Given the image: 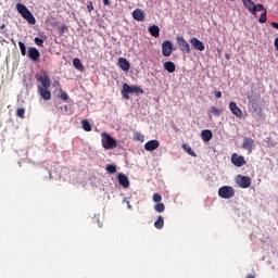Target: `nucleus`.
<instances>
[{"mask_svg":"<svg viewBox=\"0 0 278 278\" xmlns=\"http://www.w3.org/2000/svg\"><path fill=\"white\" fill-rule=\"evenodd\" d=\"M129 94H144V89L139 86H129L125 83L122 88V97L126 101H129Z\"/></svg>","mask_w":278,"mask_h":278,"instance_id":"f257e3e1","label":"nucleus"},{"mask_svg":"<svg viewBox=\"0 0 278 278\" xmlns=\"http://www.w3.org/2000/svg\"><path fill=\"white\" fill-rule=\"evenodd\" d=\"M16 10L18 14H21L22 17H24L29 25H36V17H34V14L29 12V9L25 7L23 3H17L16 4Z\"/></svg>","mask_w":278,"mask_h":278,"instance_id":"f03ea898","label":"nucleus"},{"mask_svg":"<svg viewBox=\"0 0 278 278\" xmlns=\"http://www.w3.org/2000/svg\"><path fill=\"white\" fill-rule=\"evenodd\" d=\"M101 138H102L101 142H102L103 149H106V150L116 149L117 147L116 139L108 135V132H102Z\"/></svg>","mask_w":278,"mask_h":278,"instance_id":"7ed1b4c3","label":"nucleus"},{"mask_svg":"<svg viewBox=\"0 0 278 278\" xmlns=\"http://www.w3.org/2000/svg\"><path fill=\"white\" fill-rule=\"evenodd\" d=\"M218 197L222 199H233V197H236V190L233 187L224 186L218 189Z\"/></svg>","mask_w":278,"mask_h":278,"instance_id":"20e7f679","label":"nucleus"},{"mask_svg":"<svg viewBox=\"0 0 278 278\" xmlns=\"http://www.w3.org/2000/svg\"><path fill=\"white\" fill-rule=\"evenodd\" d=\"M236 184H237V186H239V188H243V189L250 188L251 187V177L238 175L236 178Z\"/></svg>","mask_w":278,"mask_h":278,"instance_id":"39448f33","label":"nucleus"},{"mask_svg":"<svg viewBox=\"0 0 278 278\" xmlns=\"http://www.w3.org/2000/svg\"><path fill=\"white\" fill-rule=\"evenodd\" d=\"M176 42L180 49V51H186L187 53H191L190 43L186 41V39L182 36L176 37Z\"/></svg>","mask_w":278,"mask_h":278,"instance_id":"423d86ee","label":"nucleus"},{"mask_svg":"<svg viewBox=\"0 0 278 278\" xmlns=\"http://www.w3.org/2000/svg\"><path fill=\"white\" fill-rule=\"evenodd\" d=\"M162 54L164 58H170L173 55V42L165 40L162 43Z\"/></svg>","mask_w":278,"mask_h":278,"instance_id":"0eeeda50","label":"nucleus"},{"mask_svg":"<svg viewBox=\"0 0 278 278\" xmlns=\"http://www.w3.org/2000/svg\"><path fill=\"white\" fill-rule=\"evenodd\" d=\"M36 80L41 84V88H51V79L46 72L41 76H36Z\"/></svg>","mask_w":278,"mask_h":278,"instance_id":"6e6552de","label":"nucleus"},{"mask_svg":"<svg viewBox=\"0 0 278 278\" xmlns=\"http://www.w3.org/2000/svg\"><path fill=\"white\" fill-rule=\"evenodd\" d=\"M231 162L238 168H242V166H244V164H247V160H244V156L239 155L238 153H233L231 155Z\"/></svg>","mask_w":278,"mask_h":278,"instance_id":"1a4fd4ad","label":"nucleus"},{"mask_svg":"<svg viewBox=\"0 0 278 278\" xmlns=\"http://www.w3.org/2000/svg\"><path fill=\"white\" fill-rule=\"evenodd\" d=\"M189 42L193 49H195V51H205V43H203V41L199 40L197 37H192Z\"/></svg>","mask_w":278,"mask_h":278,"instance_id":"9d476101","label":"nucleus"},{"mask_svg":"<svg viewBox=\"0 0 278 278\" xmlns=\"http://www.w3.org/2000/svg\"><path fill=\"white\" fill-rule=\"evenodd\" d=\"M229 110L231 114H235L237 118H242L244 114L242 113V109L238 106L236 102H230L229 103Z\"/></svg>","mask_w":278,"mask_h":278,"instance_id":"9b49d317","label":"nucleus"},{"mask_svg":"<svg viewBox=\"0 0 278 278\" xmlns=\"http://www.w3.org/2000/svg\"><path fill=\"white\" fill-rule=\"evenodd\" d=\"M254 147H255V141L252 138L245 137L243 139L242 149H245L248 153H253Z\"/></svg>","mask_w":278,"mask_h":278,"instance_id":"f8f14e48","label":"nucleus"},{"mask_svg":"<svg viewBox=\"0 0 278 278\" xmlns=\"http://www.w3.org/2000/svg\"><path fill=\"white\" fill-rule=\"evenodd\" d=\"M27 55L31 62H38V60H40V51L34 47L28 48Z\"/></svg>","mask_w":278,"mask_h":278,"instance_id":"ddd939ff","label":"nucleus"},{"mask_svg":"<svg viewBox=\"0 0 278 278\" xmlns=\"http://www.w3.org/2000/svg\"><path fill=\"white\" fill-rule=\"evenodd\" d=\"M38 93L41 98H43L45 101H50L51 99V91L49 90V87H38Z\"/></svg>","mask_w":278,"mask_h":278,"instance_id":"4468645a","label":"nucleus"},{"mask_svg":"<svg viewBox=\"0 0 278 278\" xmlns=\"http://www.w3.org/2000/svg\"><path fill=\"white\" fill-rule=\"evenodd\" d=\"M144 149L147 151H155L157 149H160V141L153 139V140H150L148 141L146 144H144Z\"/></svg>","mask_w":278,"mask_h":278,"instance_id":"2eb2a0df","label":"nucleus"},{"mask_svg":"<svg viewBox=\"0 0 278 278\" xmlns=\"http://www.w3.org/2000/svg\"><path fill=\"white\" fill-rule=\"evenodd\" d=\"M118 66H119V68H122V71H125V73H127L129 71V68H131L129 61H127V59H125V58L118 59Z\"/></svg>","mask_w":278,"mask_h":278,"instance_id":"dca6fc26","label":"nucleus"},{"mask_svg":"<svg viewBox=\"0 0 278 278\" xmlns=\"http://www.w3.org/2000/svg\"><path fill=\"white\" fill-rule=\"evenodd\" d=\"M117 180L119 186H122L123 188H129V178H127L125 174H118Z\"/></svg>","mask_w":278,"mask_h":278,"instance_id":"f3484780","label":"nucleus"},{"mask_svg":"<svg viewBox=\"0 0 278 278\" xmlns=\"http://www.w3.org/2000/svg\"><path fill=\"white\" fill-rule=\"evenodd\" d=\"M242 3L244 8H247V10H249L253 16H255V2L252 0H242Z\"/></svg>","mask_w":278,"mask_h":278,"instance_id":"a211bd4d","label":"nucleus"},{"mask_svg":"<svg viewBox=\"0 0 278 278\" xmlns=\"http://www.w3.org/2000/svg\"><path fill=\"white\" fill-rule=\"evenodd\" d=\"M132 18H135V21H139V22H144V11H142L141 9H136L132 12Z\"/></svg>","mask_w":278,"mask_h":278,"instance_id":"6ab92c4d","label":"nucleus"},{"mask_svg":"<svg viewBox=\"0 0 278 278\" xmlns=\"http://www.w3.org/2000/svg\"><path fill=\"white\" fill-rule=\"evenodd\" d=\"M201 138H202L203 142H210V140H212V138H214V134H212V130H210V129H204L201 131Z\"/></svg>","mask_w":278,"mask_h":278,"instance_id":"aec40b11","label":"nucleus"},{"mask_svg":"<svg viewBox=\"0 0 278 278\" xmlns=\"http://www.w3.org/2000/svg\"><path fill=\"white\" fill-rule=\"evenodd\" d=\"M148 31L149 34H151V36H153V38H160V26L157 25L150 26Z\"/></svg>","mask_w":278,"mask_h":278,"instance_id":"412c9836","label":"nucleus"},{"mask_svg":"<svg viewBox=\"0 0 278 278\" xmlns=\"http://www.w3.org/2000/svg\"><path fill=\"white\" fill-rule=\"evenodd\" d=\"M73 66L76 68V71H80V73H84V71H86V67L84 66V64H81V60L77 58L73 60Z\"/></svg>","mask_w":278,"mask_h":278,"instance_id":"4be33fe9","label":"nucleus"},{"mask_svg":"<svg viewBox=\"0 0 278 278\" xmlns=\"http://www.w3.org/2000/svg\"><path fill=\"white\" fill-rule=\"evenodd\" d=\"M164 68L167 71V73H175V63L167 61L164 63Z\"/></svg>","mask_w":278,"mask_h":278,"instance_id":"5701e85b","label":"nucleus"},{"mask_svg":"<svg viewBox=\"0 0 278 278\" xmlns=\"http://www.w3.org/2000/svg\"><path fill=\"white\" fill-rule=\"evenodd\" d=\"M81 126L85 131H92V126H90V122H88V119H83Z\"/></svg>","mask_w":278,"mask_h":278,"instance_id":"b1692460","label":"nucleus"},{"mask_svg":"<svg viewBox=\"0 0 278 278\" xmlns=\"http://www.w3.org/2000/svg\"><path fill=\"white\" fill-rule=\"evenodd\" d=\"M156 229H163L164 227V217L159 216L157 220L154 223Z\"/></svg>","mask_w":278,"mask_h":278,"instance_id":"393cba45","label":"nucleus"},{"mask_svg":"<svg viewBox=\"0 0 278 278\" xmlns=\"http://www.w3.org/2000/svg\"><path fill=\"white\" fill-rule=\"evenodd\" d=\"M182 149H185V151H187V153H189L191 157H197V152H194V150H192V148H190L189 146L184 144Z\"/></svg>","mask_w":278,"mask_h":278,"instance_id":"a878e982","label":"nucleus"},{"mask_svg":"<svg viewBox=\"0 0 278 278\" xmlns=\"http://www.w3.org/2000/svg\"><path fill=\"white\" fill-rule=\"evenodd\" d=\"M105 170L110 175H114V173H116V166L113 164H109V165H106Z\"/></svg>","mask_w":278,"mask_h":278,"instance_id":"bb28decb","label":"nucleus"},{"mask_svg":"<svg viewBox=\"0 0 278 278\" xmlns=\"http://www.w3.org/2000/svg\"><path fill=\"white\" fill-rule=\"evenodd\" d=\"M134 140H136L137 142H144V135H142L141 132H136V135L134 136Z\"/></svg>","mask_w":278,"mask_h":278,"instance_id":"cd10ccee","label":"nucleus"},{"mask_svg":"<svg viewBox=\"0 0 278 278\" xmlns=\"http://www.w3.org/2000/svg\"><path fill=\"white\" fill-rule=\"evenodd\" d=\"M154 210L155 212L162 213L164 212V210H166V206L164 205V203H157L155 204Z\"/></svg>","mask_w":278,"mask_h":278,"instance_id":"c85d7f7f","label":"nucleus"},{"mask_svg":"<svg viewBox=\"0 0 278 278\" xmlns=\"http://www.w3.org/2000/svg\"><path fill=\"white\" fill-rule=\"evenodd\" d=\"M255 15L257 12H266V8H264V4H254Z\"/></svg>","mask_w":278,"mask_h":278,"instance_id":"c756f323","label":"nucleus"},{"mask_svg":"<svg viewBox=\"0 0 278 278\" xmlns=\"http://www.w3.org/2000/svg\"><path fill=\"white\" fill-rule=\"evenodd\" d=\"M18 47H20L22 55H27V48L25 47L23 41H18Z\"/></svg>","mask_w":278,"mask_h":278,"instance_id":"7c9ffc66","label":"nucleus"},{"mask_svg":"<svg viewBox=\"0 0 278 278\" xmlns=\"http://www.w3.org/2000/svg\"><path fill=\"white\" fill-rule=\"evenodd\" d=\"M16 116H18V118H25V109L24 108H18L16 110Z\"/></svg>","mask_w":278,"mask_h":278,"instance_id":"2f4dec72","label":"nucleus"},{"mask_svg":"<svg viewBox=\"0 0 278 278\" xmlns=\"http://www.w3.org/2000/svg\"><path fill=\"white\" fill-rule=\"evenodd\" d=\"M211 114H213V116H220V110H218L216 106H212Z\"/></svg>","mask_w":278,"mask_h":278,"instance_id":"473e14b6","label":"nucleus"},{"mask_svg":"<svg viewBox=\"0 0 278 278\" xmlns=\"http://www.w3.org/2000/svg\"><path fill=\"white\" fill-rule=\"evenodd\" d=\"M35 45H37V47H45V40L36 37L35 38Z\"/></svg>","mask_w":278,"mask_h":278,"instance_id":"72a5a7b5","label":"nucleus"},{"mask_svg":"<svg viewBox=\"0 0 278 278\" xmlns=\"http://www.w3.org/2000/svg\"><path fill=\"white\" fill-rule=\"evenodd\" d=\"M266 21H267V15H266V11H264V12L261 14V16H260L258 22H260V23H266Z\"/></svg>","mask_w":278,"mask_h":278,"instance_id":"f704fd0d","label":"nucleus"},{"mask_svg":"<svg viewBox=\"0 0 278 278\" xmlns=\"http://www.w3.org/2000/svg\"><path fill=\"white\" fill-rule=\"evenodd\" d=\"M60 99H62V101H68V93H66L63 90H61Z\"/></svg>","mask_w":278,"mask_h":278,"instance_id":"c9c22d12","label":"nucleus"},{"mask_svg":"<svg viewBox=\"0 0 278 278\" xmlns=\"http://www.w3.org/2000/svg\"><path fill=\"white\" fill-rule=\"evenodd\" d=\"M153 201L154 203H160L162 201V195L160 193H154Z\"/></svg>","mask_w":278,"mask_h":278,"instance_id":"e433bc0d","label":"nucleus"},{"mask_svg":"<svg viewBox=\"0 0 278 278\" xmlns=\"http://www.w3.org/2000/svg\"><path fill=\"white\" fill-rule=\"evenodd\" d=\"M249 103H252V105H255L257 103V98H254L253 96H248Z\"/></svg>","mask_w":278,"mask_h":278,"instance_id":"4c0bfd02","label":"nucleus"},{"mask_svg":"<svg viewBox=\"0 0 278 278\" xmlns=\"http://www.w3.org/2000/svg\"><path fill=\"white\" fill-rule=\"evenodd\" d=\"M87 10H88V12H92V10H94V4H92V1H90V2L87 4Z\"/></svg>","mask_w":278,"mask_h":278,"instance_id":"58836bf2","label":"nucleus"},{"mask_svg":"<svg viewBox=\"0 0 278 278\" xmlns=\"http://www.w3.org/2000/svg\"><path fill=\"white\" fill-rule=\"evenodd\" d=\"M65 31H68V26L62 25V27L60 29V34H64Z\"/></svg>","mask_w":278,"mask_h":278,"instance_id":"ea45409f","label":"nucleus"},{"mask_svg":"<svg viewBox=\"0 0 278 278\" xmlns=\"http://www.w3.org/2000/svg\"><path fill=\"white\" fill-rule=\"evenodd\" d=\"M215 97H216L217 99H223V92H220V91H215Z\"/></svg>","mask_w":278,"mask_h":278,"instance_id":"a19ab883","label":"nucleus"},{"mask_svg":"<svg viewBox=\"0 0 278 278\" xmlns=\"http://www.w3.org/2000/svg\"><path fill=\"white\" fill-rule=\"evenodd\" d=\"M274 45H275L276 51H278V37L275 39Z\"/></svg>","mask_w":278,"mask_h":278,"instance_id":"79ce46f5","label":"nucleus"},{"mask_svg":"<svg viewBox=\"0 0 278 278\" xmlns=\"http://www.w3.org/2000/svg\"><path fill=\"white\" fill-rule=\"evenodd\" d=\"M271 27H274V29H278V23L277 22H273L271 23Z\"/></svg>","mask_w":278,"mask_h":278,"instance_id":"37998d69","label":"nucleus"},{"mask_svg":"<svg viewBox=\"0 0 278 278\" xmlns=\"http://www.w3.org/2000/svg\"><path fill=\"white\" fill-rule=\"evenodd\" d=\"M104 5H110V0H102Z\"/></svg>","mask_w":278,"mask_h":278,"instance_id":"c03bdc74","label":"nucleus"},{"mask_svg":"<svg viewBox=\"0 0 278 278\" xmlns=\"http://www.w3.org/2000/svg\"><path fill=\"white\" fill-rule=\"evenodd\" d=\"M247 278H255V275L250 274V275L247 276Z\"/></svg>","mask_w":278,"mask_h":278,"instance_id":"a18cd8bd","label":"nucleus"},{"mask_svg":"<svg viewBox=\"0 0 278 278\" xmlns=\"http://www.w3.org/2000/svg\"><path fill=\"white\" fill-rule=\"evenodd\" d=\"M0 29H5V24H1Z\"/></svg>","mask_w":278,"mask_h":278,"instance_id":"49530a36","label":"nucleus"},{"mask_svg":"<svg viewBox=\"0 0 278 278\" xmlns=\"http://www.w3.org/2000/svg\"><path fill=\"white\" fill-rule=\"evenodd\" d=\"M225 58H226V60H229L230 58H229V53H226L225 54Z\"/></svg>","mask_w":278,"mask_h":278,"instance_id":"de8ad7c7","label":"nucleus"},{"mask_svg":"<svg viewBox=\"0 0 278 278\" xmlns=\"http://www.w3.org/2000/svg\"><path fill=\"white\" fill-rule=\"evenodd\" d=\"M128 203V210H131V204H129V202H127Z\"/></svg>","mask_w":278,"mask_h":278,"instance_id":"09e8293b","label":"nucleus"}]
</instances>
